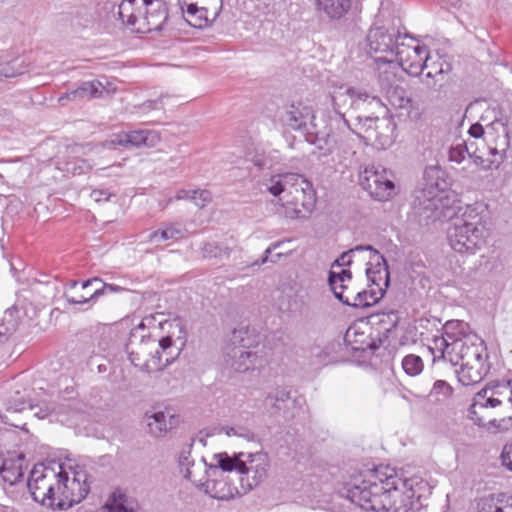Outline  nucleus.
I'll use <instances>...</instances> for the list:
<instances>
[{"instance_id":"58836bf2","label":"nucleus","mask_w":512,"mask_h":512,"mask_svg":"<svg viewBox=\"0 0 512 512\" xmlns=\"http://www.w3.org/2000/svg\"><path fill=\"white\" fill-rule=\"evenodd\" d=\"M467 154H470L467 145L464 142H458L449 148L448 160L460 164L465 160Z\"/></svg>"},{"instance_id":"bb28decb","label":"nucleus","mask_w":512,"mask_h":512,"mask_svg":"<svg viewBox=\"0 0 512 512\" xmlns=\"http://www.w3.org/2000/svg\"><path fill=\"white\" fill-rule=\"evenodd\" d=\"M351 3L352 0H315V8L330 20H339L348 13Z\"/></svg>"},{"instance_id":"1a4fd4ad","label":"nucleus","mask_w":512,"mask_h":512,"mask_svg":"<svg viewBox=\"0 0 512 512\" xmlns=\"http://www.w3.org/2000/svg\"><path fill=\"white\" fill-rule=\"evenodd\" d=\"M315 116L312 109L302 103L292 104L285 109L281 115V121L284 126L288 129L300 131L307 134L313 139H308L318 146L320 150H324V154L331 152V146L329 145V134L321 132L317 128V124L314 123Z\"/></svg>"},{"instance_id":"2f4dec72","label":"nucleus","mask_w":512,"mask_h":512,"mask_svg":"<svg viewBox=\"0 0 512 512\" xmlns=\"http://www.w3.org/2000/svg\"><path fill=\"white\" fill-rule=\"evenodd\" d=\"M183 236V231L179 225L174 223H165L161 228L149 234V242L160 244L169 240H178Z\"/></svg>"},{"instance_id":"423d86ee","label":"nucleus","mask_w":512,"mask_h":512,"mask_svg":"<svg viewBox=\"0 0 512 512\" xmlns=\"http://www.w3.org/2000/svg\"><path fill=\"white\" fill-rule=\"evenodd\" d=\"M194 439L185 443L179 453L178 464L183 477L195 486L203 488L211 498L224 499V453L215 455L216 465H208L204 458L191 457Z\"/></svg>"},{"instance_id":"79ce46f5","label":"nucleus","mask_w":512,"mask_h":512,"mask_svg":"<svg viewBox=\"0 0 512 512\" xmlns=\"http://www.w3.org/2000/svg\"><path fill=\"white\" fill-rule=\"evenodd\" d=\"M500 459L503 467L512 472V442L503 446Z\"/></svg>"},{"instance_id":"13d9d810","label":"nucleus","mask_w":512,"mask_h":512,"mask_svg":"<svg viewBox=\"0 0 512 512\" xmlns=\"http://www.w3.org/2000/svg\"><path fill=\"white\" fill-rule=\"evenodd\" d=\"M17 74L14 72H11L8 68H2L0 70V76H3L5 78L15 77Z\"/></svg>"},{"instance_id":"9d476101","label":"nucleus","mask_w":512,"mask_h":512,"mask_svg":"<svg viewBox=\"0 0 512 512\" xmlns=\"http://www.w3.org/2000/svg\"><path fill=\"white\" fill-rule=\"evenodd\" d=\"M140 331H143L142 325L131 332L126 344L129 360L146 373L161 370L162 355L157 348L156 339L140 334Z\"/></svg>"},{"instance_id":"aec40b11","label":"nucleus","mask_w":512,"mask_h":512,"mask_svg":"<svg viewBox=\"0 0 512 512\" xmlns=\"http://www.w3.org/2000/svg\"><path fill=\"white\" fill-rule=\"evenodd\" d=\"M145 6V13L140 15L135 32L149 33L152 31H161L163 25L168 19V13L165 6L160 3H154L153 0H143Z\"/></svg>"},{"instance_id":"052dcab7","label":"nucleus","mask_w":512,"mask_h":512,"mask_svg":"<svg viewBox=\"0 0 512 512\" xmlns=\"http://www.w3.org/2000/svg\"><path fill=\"white\" fill-rule=\"evenodd\" d=\"M79 284L78 281L76 280H70L67 284H66V290L64 292L67 293L69 296H71L69 293H68V290H72V289H75L77 287V285Z\"/></svg>"},{"instance_id":"864d4df0","label":"nucleus","mask_w":512,"mask_h":512,"mask_svg":"<svg viewBox=\"0 0 512 512\" xmlns=\"http://www.w3.org/2000/svg\"><path fill=\"white\" fill-rule=\"evenodd\" d=\"M10 409H13L15 412H21L24 409H26V401H19L18 399H14L13 404H11V406L8 407V410Z\"/></svg>"},{"instance_id":"f704fd0d","label":"nucleus","mask_w":512,"mask_h":512,"mask_svg":"<svg viewBox=\"0 0 512 512\" xmlns=\"http://www.w3.org/2000/svg\"><path fill=\"white\" fill-rule=\"evenodd\" d=\"M175 198L177 200H190L193 201L196 206L203 208L212 199L211 193L207 190H186L182 189L177 192Z\"/></svg>"},{"instance_id":"09e8293b","label":"nucleus","mask_w":512,"mask_h":512,"mask_svg":"<svg viewBox=\"0 0 512 512\" xmlns=\"http://www.w3.org/2000/svg\"><path fill=\"white\" fill-rule=\"evenodd\" d=\"M28 408L30 410H34L35 408H38V410L34 413V415L39 419L47 418L53 411V409H51L48 406L38 407L37 405H33L32 403H28Z\"/></svg>"},{"instance_id":"e2e57ef3","label":"nucleus","mask_w":512,"mask_h":512,"mask_svg":"<svg viewBox=\"0 0 512 512\" xmlns=\"http://www.w3.org/2000/svg\"><path fill=\"white\" fill-rule=\"evenodd\" d=\"M252 161L255 164V166H258L259 168L266 166V161L263 158H255L252 159Z\"/></svg>"},{"instance_id":"3c124183","label":"nucleus","mask_w":512,"mask_h":512,"mask_svg":"<svg viewBox=\"0 0 512 512\" xmlns=\"http://www.w3.org/2000/svg\"><path fill=\"white\" fill-rule=\"evenodd\" d=\"M207 21V18L205 14L198 13L195 17H192L191 19H187V22L197 28H201L204 23Z\"/></svg>"},{"instance_id":"4468645a","label":"nucleus","mask_w":512,"mask_h":512,"mask_svg":"<svg viewBox=\"0 0 512 512\" xmlns=\"http://www.w3.org/2000/svg\"><path fill=\"white\" fill-rule=\"evenodd\" d=\"M60 472L56 473L52 468L44 465H36L30 472L27 486L34 501L52 510H57L53 501H47L48 491L52 485H59Z\"/></svg>"},{"instance_id":"c9c22d12","label":"nucleus","mask_w":512,"mask_h":512,"mask_svg":"<svg viewBox=\"0 0 512 512\" xmlns=\"http://www.w3.org/2000/svg\"><path fill=\"white\" fill-rule=\"evenodd\" d=\"M331 101L334 110L337 114L341 115V109L349 106L351 103V87L340 85L335 88L331 93Z\"/></svg>"},{"instance_id":"a211bd4d","label":"nucleus","mask_w":512,"mask_h":512,"mask_svg":"<svg viewBox=\"0 0 512 512\" xmlns=\"http://www.w3.org/2000/svg\"><path fill=\"white\" fill-rule=\"evenodd\" d=\"M89 490L85 473L78 472L74 474L73 478H69L67 473L63 472L61 499L56 505L57 510H65L80 503L87 496Z\"/></svg>"},{"instance_id":"f257e3e1","label":"nucleus","mask_w":512,"mask_h":512,"mask_svg":"<svg viewBox=\"0 0 512 512\" xmlns=\"http://www.w3.org/2000/svg\"><path fill=\"white\" fill-rule=\"evenodd\" d=\"M340 493L366 511L415 512L431 486L418 475L401 477L395 468L381 465L354 477Z\"/></svg>"},{"instance_id":"49530a36","label":"nucleus","mask_w":512,"mask_h":512,"mask_svg":"<svg viewBox=\"0 0 512 512\" xmlns=\"http://www.w3.org/2000/svg\"><path fill=\"white\" fill-rule=\"evenodd\" d=\"M63 472H60L59 485H52V488L48 491L49 499L47 501H53L58 505L60 498V492L62 490Z\"/></svg>"},{"instance_id":"c756f323","label":"nucleus","mask_w":512,"mask_h":512,"mask_svg":"<svg viewBox=\"0 0 512 512\" xmlns=\"http://www.w3.org/2000/svg\"><path fill=\"white\" fill-rule=\"evenodd\" d=\"M344 341L354 351L372 349V343L369 335L359 324H353L346 330Z\"/></svg>"},{"instance_id":"c85d7f7f","label":"nucleus","mask_w":512,"mask_h":512,"mask_svg":"<svg viewBox=\"0 0 512 512\" xmlns=\"http://www.w3.org/2000/svg\"><path fill=\"white\" fill-rule=\"evenodd\" d=\"M370 106L372 113L384 111L385 107L381 99L375 95H371L362 89L351 88V103L353 109H365Z\"/></svg>"},{"instance_id":"4be33fe9","label":"nucleus","mask_w":512,"mask_h":512,"mask_svg":"<svg viewBox=\"0 0 512 512\" xmlns=\"http://www.w3.org/2000/svg\"><path fill=\"white\" fill-rule=\"evenodd\" d=\"M302 404H304V399H292L290 393L284 389H276L266 398V405L272 406L278 411L284 410L286 418L300 417L304 413Z\"/></svg>"},{"instance_id":"7ed1b4c3","label":"nucleus","mask_w":512,"mask_h":512,"mask_svg":"<svg viewBox=\"0 0 512 512\" xmlns=\"http://www.w3.org/2000/svg\"><path fill=\"white\" fill-rule=\"evenodd\" d=\"M435 349L452 365H459L458 381L464 386L479 383L489 372L485 342L462 320H449L441 336L433 340Z\"/></svg>"},{"instance_id":"8fccbe9b","label":"nucleus","mask_w":512,"mask_h":512,"mask_svg":"<svg viewBox=\"0 0 512 512\" xmlns=\"http://www.w3.org/2000/svg\"><path fill=\"white\" fill-rule=\"evenodd\" d=\"M156 344L159 351L173 350V348H176L173 345V340L170 336H166L159 340H156Z\"/></svg>"},{"instance_id":"4c0bfd02","label":"nucleus","mask_w":512,"mask_h":512,"mask_svg":"<svg viewBox=\"0 0 512 512\" xmlns=\"http://www.w3.org/2000/svg\"><path fill=\"white\" fill-rule=\"evenodd\" d=\"M402 368L407 375L417 376L423 371V360L418 355H406L402 360Z\"/></svg>"},{"instance_id":"69168bd1","label":"nucleus","mask_w":512,"mask_h":512,"mask_svg":"<svg viewBox=\"0 0 512 512\" xmlns=\"http://www.w3.org/2000/svg\"><path fill=\"white\" fill-rule=\"evenodd\" d=\"M92 292H90V290H87V293H85L84 295L85 296H89V294H91Z\"/></svg>"},{"instance_id":"a18cd8bd","label":"nucleus","mask_w":512,"mask_h":512,"mask_svg":"<svg viewBox=\"0 0 512 512\" xmlns=\"http://www.w3.org/2000/svg\"><path fill=\"white\" fill-rule=\"evenodd\" d=\"M162 358H161V370L171 364L176 357L180 354L179 348H173V350H166V351H160Z\"/></svg>"},{"instance_id":"dca6fc26","label":"nucleus","mask_w":512,"mask_h":512,"mask_svg":"<svg viewBox=\"0 0 512 512\" xmlns=\"http://www.w3.org/2000/svg\"><path fill=\"white\" fill-rule=\"evenodd\" d=\"M329 285L335 297L342 303L353 306L362 307L369 305L365 300V291H356L351 287V272L347 269H341L337 272L334 268L329 273Z\"/></svg>"},{"instance_id":"393cba45","label":"nucleus","mask_w":512,"mask_h":512,"mask_svg":"<svg viewBox=\"0 0 512 512\" xmlns=\"http://www.w3.org/2000/svg\"><path fill=\"white\" fill-rule=\"evenodd\" d=\"M91 286H95V289L92 291L91 294H89V296H69L67 293H65V299L70 304H83L88 303L89 301L96 300L101 295H104L107 292H118L119 290H121L119 286L102 283V280L98 277L91 278L82 282L83 290H87Z\"/></svg>"},{"instance_id":"7c9ffc66","label":"nucleus","mask_w":512,"mask_h":512,"mask_svg":"<svg viewBox=\"0 0 512 512\" xmlns=\"http://www.w3.org/2000/svg\"><path fill=\"white\" fill-rule=\"evenodd\" d=\"M478 512H512V496L493 495L480 500Z\"/></svg>"},{"instance_id":"2eb2a0df","label":"nucleus","mask_w":512,"mask_h":512,"mask_svg":"<svg viewBox=\"0 0 512 512\" xmlns=\"http://www.w3.org/2000/svg\"><path fill=\"white\" fill-rule=\"evenodd\" d=\"M378 72V80L381 91L387 94L388 100L394 107H404L409 99L405 98L404 90L394 87L397 72L400 64L396 59L376 58L374 61Z\"/></svg>"},{"instance_id":"e433bc0d","label":"nucleus","mask_w":512,"mask_h":512,"mask_svg":"<svg viewBox=\"0 0 512 512\" xmlns=\"http://www.w3.org/2000/svg\"><path fill=\"white\" fill-rule=\"evenodd\" d=\"M454 393L452 386L444 380H436L430 390V397L438 402L449 400Z\"/></svg>"},{"instance_id":"0eeeda50","label":"nucleus","mask_w":512,"mask_h":512,"mask_svg":"<svg viewBox=\"0 0 512 512\" xmlns=\"http://www.w3.org/2000/svg\"><path fill=\"white\" fill-rule=\"evenodd\" d=\"M268 466L267 457L262 453H239L235 457L226 454V500L258 485L265 479Z\"/></svg>"},{"instance_id":"4d7b16f0","label":"nucleus","mask_w":512,"mask_h":512,"mask_svg":"<svg viewBox=\"0 0 512 512\" xmlns=\"http://www.w3.org/2000/svg\"><path fill=\"white\" fill-rule=\"evenodd\" d=\"M384 316L387 317L388 321L391 322L392 327H395L399 321V315L397 312L391 311Z\"/></svg>"},{"instance_id":"f3484780","label":"nucleus","mask_w":512,"mask_h":512,"mask_svg":"<svg viewBox=\"0 0 512 512\" xmlns=\"http://www.w3.org/2000/svg\"><path fill=\"white\" fill-rule=\"evenodd\" d=\"M363 138L380 149L390 147L395 141L396 125L390 117H365Z\"/></svg>"},{"instance_id":"b1692460","label":"nucleus","mask_w":512,"mask_h":512,"mask_svg":"<svg viewBox=\"0 0 512 512\" xmlns=\"http://www.w3.org/2000/svg\"><path fill=\"white\" fill-rule=\"evenodd\" d=\"M492 125L501 126L504 133L503 147L500 150L497 148H490V154L495 157V159L485 160L481 156L469 154V156L473 159V163L477 166H480L483 170L497 169L506 158V151L510 146L509 130L505 123L501 120H496L492 123Z\"/></svg>"},{"instance_id":"412c9836","label":"nucleus","mask_w":512,"mask_h":512,"mask_svg":"<svg viewBox=\"0 0 512 512\" xmlns=\"http://www.w3.org/2000/svg\"><path fill=\"white\" fill-rule=\"evenodd\" d=\"M365 251L369 253V266L366 268L367 279L383 294L390 282V274L386 260L370 245L365 247Z\"/></svg>"},{"instance_id":"6e6552de","label":"nucleus","mask_w":512,"mask_h":512,"mask_svg":"<svg viewBox=\"0 0 512 512\" xmlns=\"http://www.w3.org/2000/svg\"><path fill=\"white\" fill-rule=\"evenodd\" d=\"M226 355L229 356L230 367L237 372L262 369L269 362V349L261 342V337L247 326L233 330L226 344Z\"/></svg>"},{"instance_id":"39448f33","label":"nucleus","mask_w":512,"mask_h":512,"mask_svg":"<svg viewBox=\"0 0 512 512\" xmlns=\"http://www.w3.org/2000/svg\"><path fill=\"white\" fill-rule=\"evenodd\" d=\"M266 190L279 196L284 215L290 219L304 217L315 205V192L312 184L302 175L284 173L272 175L264 182Z\"/></svg>"},{"instance_id":"5701e85b","label":"nucleus","mask_w":512,"mask_h":512,"mask_svg":"<svg viewBox=\"0 0 512 512\" xmlns=\"http://www.w3.org/2000/svg\"><path fill=\"white\" fill-rule=\"evenodd\" d=\"M25 468V455L23 453L9 454L7 457L0 458V476L10 486L23 479Z\"/></svg>"},{"instance_id":"0e129e2a","label":"nucleus","mask_w":512,"mask_h":512,"mask_svg":"<svg viewBox=\"0 0 512 512\" xmlns=\"http://www.w3.org/2000/svg\"><path fill=\"white\" fill-rule=\"evenodd\" d=\"M448 3L452 6H457L461 0H447Z\"/></svg>"},{"instance_id":"c03bdc74","label":"nucleus","mask_w":512,"mask_h":512,"mask_svg":"<svg viewBox=\"0 0 512 512\" xmlns=\"http://www.w3.org/2000/svg\"><path fill=\"white\" fill-rule=\"evenodd\" d=\"M226 436H236L247 441H250L253 438L252 433L245 427H230L229 429L226 428Z\"/></svg>"},{"instance_id":"bf43d9fd","label":"nucleus","mask_w":512,"mask_h":512,"mask_svg":"<svg viewBox=\"0 0 512 512\" xmlns=\"http://www.w3.org/2000/svg\"><path fill=\"white\" fill-rule=\"evenodd\" d=\"M8 339V329L4 325H0V342Z\"/></svg>"},{"instance_id":"f8f14e48","label":"nucleus","mask_w":512,"mask_h":512,"mask_svg":"<svg viewBox=\"0 0 512 512\" xmlns=\"http://www.w3.org/2000/svg\"><path fill=\"white\" fill-rule=\"evenodd\" d=\"M395 55L401 69L411 76H419L424 69V64L429 61L428 48L408 35H403Z\"/></svg>"},{"instance_id":"9b49d317","label":"nucleus","mask_w":512,"mask_h":512,"mask_svg":"<svg viewBox=\"0 0 512 512\" xmlns=\"http://www.w3.org/2000/svg\"><path fill=\"white\" fill-rule=\"evenodd\" d=\"M359 184L371 197L379 201H386L395 193L391 174L380 165L372 164L361 169Z\"/></svg>"},{"instance_id":"ddd939ff","label":"nucleus","mask_w":512,"mask_h":512,"mask_svg":"<svg viewBox=\"0 0 512 512\" xmlns=\"http://www.w3.org/2000/svg\"><path fill=\"white\" fill-rule=\"evenodd\" d=\"M403 36L395 28L373 26L370 28L366 41L368 53L374 58L395 59L397 45Z\"/></svg>"},{"instance_id":"6e6d98bb","label":"nucleus","mask_w":512,"mask_h":512,"mask_svg":"<svg viewBox=\"0 0 512 512\" xmlns=\"http://www.w3.org/2000/svg\"><path fill=\"white\" fill-rule=\"evenodd\" d=\"M76 95L72 94V90L69 91V92H66L64 94H62L59 99H58V102L62 105L65 104L66 101L68 100H76Z\"/></svg>"},{"instance_id":"6ab92c4d","label":"nucleus","mask_w":512,"mask_h":512,"mask_svg":"<svg viewBox=\"0 0 512 512\" xmlns=\"http://www.w3.org/2000/svg\"><path fill=\"white\" fill-rule=\"evenodd\" d=\"M160 142V136L153 130H133L129 132L114 133L103 143V147L107 149L116 146L123 147H155Z\"/></svg>"},{"instance_id":"f03ea898","label":"nucleus","mask_w":512,"mask_h":512,"mask_svg":"<svg viewBox=\"0 0 512 512\" xmlns=\"http://www.w3.org/2000/svg\"><path fill=\"white\" fill-rule=\"evenodd\" d=\"M443 171L430 166L425 169L424 197L427 200L425 209L431 210L434 220L451 219L447 229L449 246L459 254H475L485 246L489 237L487 227V207L481 202L459 207L455 212L450 206L452 200L447 190V182Z\"/></svg>"},{"instance_id":"de8ad7c7","label":"nucleus","mask_w":512,"mask_h":512,"mask_svg":"<svg viewBox=\"0 0 512 512\" xmlns=\"http://www.w3.org/2000/svg\"><path fill=\"white\" fill-rule=\"evenodd\" d=\"M113 196L110 192L105 189H94L90 193V197L97 203L107 202Z\"/></svg>"},{"instance_id":"cd10ccee","label":"nucleus","mask_w":512,"mask_h":512,"mask_svg":"<svg viewBox=\"0 0 512 512\" xmlns=\"http://www.w3.org/2000/svg\"><path fill=\"white\" fill-rule=\"evenodd\" d=\"M424 68L428 69V72L425 74V84L427 86H436L437 84L442 86L451 70L448 62L441 60V58L434 60L430 54L429 61H426Z\"/></svg>"},{"instance_id":"72a5a7b5","label":"nucleus","mask_w":512,"mask_h":512,"mask_svg":"<svg viewBox=\"0 0 512 512\" xmlns=\"http://www.w3.org/2000/svg\"><path fill=\"white\" fill-rule=\"evenodd\" d=\"M136 0H123L118 6V17L124 25H127L135 31L138 25L140 15L136 13L134 8Z\"/></svg>"},{"instance_id":"603ef678","label":"nucleus","mask_w":512,"mask_h":512,"mask_svg":"<svg viewBox=\"0 0 512 512\" xmlns=\"http://www.w3.org/2000/svg\"><path fill=\"white\" fill-rule=\"evenodd\" d=\"M468 133L471 137L477 139V138H480L484 134V128L481 124L475 123L470 126Z\"/></svg>"},{"instance_id":"473e14b6","label":"nucleus","mask_w":512,"mask_h":512,"mask_svg":"<svg viewBox=\"0 0 512 512\" xmlns=\"http://www.w3.org/2000/svg\"><path fill=\"white\" fill-rule=\"evenodd\" d=\"M171 419V416L168 419V415L162 411L152 414L148 418L149 432L155 437L165 435L172 426Z\"/></svg>"},{"instance_id":"ea45409f","label":"nucleus","mask_w":512,"mask_h":512,"mask_svg":"<svg viewBox=\"0 0 512 512\" xmlns=\"http://www.w3.org/2000/svg\"><path fill=\"white\" fill-rule=\"evenodd\" d=\"M366 246H356L352 249H350L348 252H345L341 255L339 259L336 260L337 267L341 269H344L343 266L349 265L351 263V257L357 252L365 251Z\"/></svg>"},{"instance_id":"a878e982","label":"nucleus","mask_w":512,"mask_h":512,"mask_svg":"<svg viewBox=\"0 0 512 512\" xmlns=\"http://www.w3.org/2000/svg\"><path fill=\"white\" fill-rule=\"evenodd\" d=\"M109 81L92 80L82 82L76 89L72 90V94L76 95L77 99H97L104 98L111 95L114 89L109 88Z\"/></svg>"},{"instance_id":"37998d69","label":"nucleus","mask_w":512,"mask_h":512,"mask_svg":"<svg viewBox=\"0 0 512 512\" xmlns=\"http://www.w3.org/2000/svg\"><path fill=\"white\" fill-rule=\"evenodd\" d=\"M168 98L167 95H160L158 98L156 99H152V100H147L145 102H143L140 106H139V109L143 110V111H150V110H158V109H161L163 108V104H164V99Z\"/></svg>"},{"instance_id":"a19ab883","label":"nucleus","mask_w":512,"mask_h":512,"mask_svg":"<svg viewBox=\"0 0 512 512\" xmlns=\"http://www.w3.org/2000/svg\"><path fill=\"white\" fill-rule=\"evenodd\" d=\"M181 10L184 12V7L186 6L187 15L192 18L195 17L198 13L205 14L206 10L204 8H198L196 3L190 2V0H178Z\"/></svg>"},{"instance_id":"5fc2aeb1","label":"nucleus","mask_w":512,"mask_h":512,"mask_svg":"<svg viewBox=\"0 0 512 512\" xmlns=\"http://www.w3.org/2000/svg\"><path fill=\"white\" fill-rule=\"evenodd\" d=\"M414 332V328L413 329H410V330H407L406 331V334L403 335L401 338H400V344L401 345H407L409 344L410 342H414V338L413 337H410L409 335L412 334Z\"/></svg>"},{"instance_id":"680f3d73","label":"nucleus","mask_w":512,"mask_h":512,"mask_svg":"<svg viewBox=\"0 0 512 512\" xmlns=\"http://www.w3.org/2000/svg\"><path fill=\"white\" fill-rule=\"evenodd\" d=\"M84 168H88V165L86 164V161L82 160V165L75 167L72 169L73 174H80L84 171Z\"/></svg>"},{"instance_id":"20e7f679","label":"nucleus","mask_w":512,"mask_h":512,"mask_svg":"<svg viewBox=\"0 0 512 512\" xmlns=\"http://www.w3.org/2000/svg\"><path fill=\"white\" fill-rule=\"evenodd\" d=\"M510 381L502 389L484 387L472 398L468 418L491 433L512 429V406L509 402Z\"/></svg>"}]
</instances>
